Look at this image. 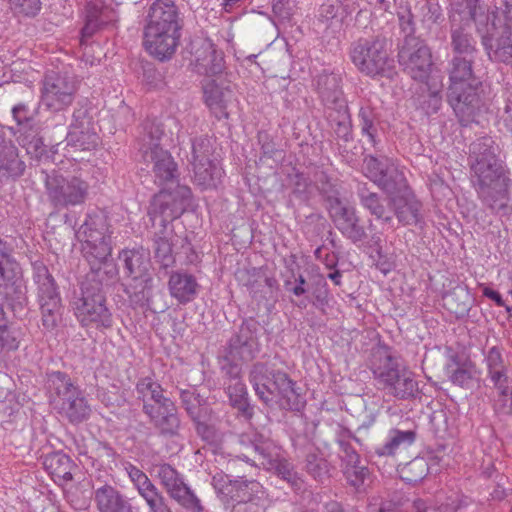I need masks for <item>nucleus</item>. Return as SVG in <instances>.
<instances>
[{"label":"nucleus","mask_w":512,"mask_h":512,"mask_svg":"<svg viewBox=\"0 0 512 512\" xmlns=\"http://www.w3.org/2000/svg\"><path fill=\"white\" fill-rule=\"evenodd\" d=\"M95 502L99 512H138L112 486L104 485L95 491Z\"/></svg>","instance_id":"nucleus-31"},{"label":"nucleus","mask_w":512,"mask_h":512,"mask_svg":"<svg viewBox=\"0 0 512 512\" xmlns=\"http://www.w3.org/2000/svg\"><path fill=\"white\" fill-rule=\"evenodd\" d=\"M102 219L95 217L86 221L78 230L77 237L82 243V252L93 270L105 272L115 270L114 265L109 261L111 255L110 239L103 230L94 228Z\"/></svg>","instance_id":"nucleus-10"},{"label":"nucleus","mask_w":512,"mask_h":512,"mask_svg":"<svg viewBox=\"0 0 512 512\" xmlns=\"http://www.w3.org/2000/svg\"><path fill=\"white\" fill-rule=\"evenodd\" d=\"M239 0H224V8L226 11H230L231 7Z\"/></svg>","instance_id":"nucleus-63"},{"label":"nucleus","mask_w":512,"mask_h":512,"mask_svg":"<svg viewBox=\"0 0 512 512\" xmlns=\"http://www.w3.org/2000/svg\"><path fill=\"white\" fill-rule=\"evenodd\" d=\"M49 388L58 396L57 407L59 412L72 423H79L87 419L90 408L80 390L62 372H52L48 376Z\"/></svg>","instance_id":"nucleus-11"},{"label":"nucleus","mask_w":512,"mask_h":512,"mask_svg":"<svg viewBox=\"0 0 512 512\" xmlns=\"http://www.w3.org/2000/svg\"><path fill=\"white\" fill-rule=\"evenodd\" d=\"M413 507L416 512H427V510L430 508V505L423 499H416L413 502Z\"/></svg>","instance_id":"nucleus-59"},{"label":"nucleus","mask_w":512,"mask_h":512,"mask_svg":"<svg viewBox=\"0 0 512 512\" xmlns=\"http://www.w3.org/2000/svg\"><path fill=\"white\" fill-rule=\"evenodd\" d=\"M161 136L162 131L159 127H151L143 138L141 153L144 162L151 165L155 183L162 187L153 197L149 216L154 219L160 215L162 223L182 215L189 205L191 191L187 186L177 184V164L171 154L160 147Z\"/></svg>","instance_id":"nucleus-1"},{"label":"nucleus","mask_w":512,"mask_h":512,"mask_svg":"<svg viewBox=\"0 0 512 512\" xmlns=\"http://www.w3.org/2000/svg\"><path fill=\"white\" fill-rule=\"evenodd\" d=\"M0 296L15 312L27 303L26 285L19 264L13 260L6 244L0 239Z\"/></svg>","instance_id":"nucleus-9"},{"label":"nucleus","mask_w":512,"mask_h":512,"mask_svg":"<svg viewBox=\"0 0 512 512\" xmlns=\"http://www.w3.org/2000/svg\"><path fill=\"white\" fill-rule=\"evenodd\" d=\"M226 391L231 405L244 417L250 418L252 416V408L248 402V393L245 384L242 381L226 383Z\"/></svg>","instance_id":"nucleus-39"},{"label":"nucleus","mask_w":512,"mask_h":512,"mask_svg":"<svg viewBox=\"0 0 512 512\" xmlns=\"http://www.w3.org/2000/svg\"><path fill=\"white\" fill-rule=\"evenodd\" d=\"M491 143L490 138H482L471 144V169L482 201L492 210L505 214L508 211L510 180Z\"/></svg>","instance_id":"nucleus-2"},{"label":"nucleus","mask_w":512,"mask_h":512,"mask_svg":"<svg viewBox=\"0 0 512 512\" xmlns=\"http://www.w3.org/2000/svg\"><path fill=\"white\" fill-rule=\"evenodd\" d=\"M116 11L103 0L89 2L86 7V23L82 29V38L90 37L103 25L116 21Z\"/></svg>","instance_id":"nucleus-29"},{"label":"nucleus","mask_w":512,"mask_h":512,"mask_svg":"<svg viewBox=\"0 0 512 512\" xmlns=\"http://www.w3.org/2000/svg\"><path fill=\"white\" fill-rule=\"evenodd\" d=\"M209 154L210 142L207 138L193 141L190 163L195 183L203 188L215 187L223 175L222 169L209 160Z\"/></svg>","instance_id":"nucleus-17"},{"label":"nucleus","mask_w":512,"mask_h":512,"mask_svg":"<svg viewBox=\"0 0 512 512\" xmlns=\"http://www.w3.org/2000/svg\"><path fill=\"white\" fill-rule=\"evenodd\" d=\"M239 442L242 446L251 448L266 469L274 470L288 482H295L296 473L292 465L283 458L281 448L269 436L252 430L243 433Z\"/></svg>","instance_id":"nucleus-8"},{"label":"nucleus","mask_w":512,"mask_h":512,"mask_svg":"<svg viewBox=\"0 0 512 512\" xmlns=\"http://www.w3.org/2000/svg\"><path fill=\"white\" fill-rule=\"evenodd\" d=\"M221 369L227 377L226 383H233L241 381V363L240 362H224V358L221 360Z\"/></svg>","instance_id":"nucleus-48"},{"label":"nucleus","mask_w":512,"mask_h":512,"mask_svg":"<svg viewBox=\"0 0 512 512\" xmlns=\"http://www.w3.org/2000/svg\"><path fill=\"white\" fill-rule=\"evenodd\" d=\"M12 9L19 14L34 16L40 11L39 0H9Z\"/></svg>","instance_id":"nucleus-47"},{"label":"nucleus","mask_w":512,"mask_h":512,"mask_svg":"<svg viewBox=\"0 0 512 512\" xmlns=\"http://www.w3.org/2000/svg\"><path fill=\"white\" fill-rule=\"evenodd\" d=\"M340 445L343 453L341 457L345 463V476L352 486L359 488L369 476V471L366 467L358 465L359 456L352 448L342 442Z\"/></svg>","instance_id":"nucleus-33"},{"label":"nucleus","mask_w":512,"mask_h":512,"mask_svg":"<svg viewBox=\"0 0 512 512\" xmlns=\"http://www.w3.org/2000/svg\"><path fill=\"white\" fill-rule=\"evenodd\" d=\"M360 127L362 134L365 135L368 141L376 144V127L374 125V116L372 110L369 108H361L359 111Z\"/></svg>","instance_id":"nucleus-42"},{"label":"nucleus","mask_w":512,"mask_h":512,"mask_svg":"<svg viewBox=\"0 0 512 512\" xmlns=\"http://www.w3.org/2000/svg\"><path fill=\"white\" fill-rule=\"evenodd\" d=\"M125 471L150 512H171L161 492L143 471L130 463L125 465Z\"/></svg>","instance_id":"nucleus-26"},{"label":"nucleus","mask_w":512,"mask_h":512,"mask_svg":"<svg viewBox=\"0 0 512 512\" xmlns=\"http://www.w3.org/2000/svg\"><path fill=\"white\" fill-rule=\"evenodd\" d=\"M239 485H241V490L239 491L240 496L236 503H244L252 499H260L258 494L262 492V486L259 482L239 479Z\"/></svg>","instance_id":"nucleus-44"},{"label":"nucleus","mask_w":512,"mask_h":512,"mask_svg":"<svg viewBox=\"0 0 512 512\" xmlns=\"http://www.w3.org/2000/svg\"><path fill=\"white\" fill-rule=\"evenodd\" d=\"M365 175L388 194H393L396 187H403L406 180L401 169L389 158L367 156L364 159Z\"/></svg>","instance_id":"nucleus-19"},{"label":"nucleus","mask_w":512,"mask_h":512,"mask_svg":"<svg viewBox=\"0 0 512 512\" xmlns=\"http://www.w3.org/2000/svg\"><path fill=\"white\" fill-rule=\"evenodd\" d=\"M471 17L473 18V20L480 24L481 23V19L480 17L478 16V14L476 13V11L474 10L473 12H471Z\"/></svg>","instance_id":"nucleus-64"},{"label":"nucleus","mask_w":512,"mask_h":512,"mask_svg":"<svg viewBox=\"0 0 512 512\" xmlns=\"http://www.w3.org/2000/svg\"><path fill=\"white\" fill-rule=\"evenodd\" d=\"M168 288L171 297L180 304H186L193 301L199 290V284L196 278L186 272H174L168 281Z\"/></svg>","instance_id":"nucleus-30"},{"label":"nucleus","mask_w":512,"mask_h":512,"mask_svg":"<svg viewBox=\"0 0 512 512\" xmlns=\"http://www.w3.org/2000/svg\"><path fill=\"white\" fill-rule=\"evenodd\" d=\"M473 60L453 56L449 69L448 102L463 124L477 121L484 109L479 95L481 81L473 72Z\"/></svg>","instance_id":"nucleus-3"},{"label":"nucleus","mask_w":512,"mask_h":512,"mask_svg":"<svg viewBox=\"0 0 512 512\" xmlns=\"http://www.w3.org/2000/svg\"><path fill=\"white\" fill-rule=\"evenodd\" d=\"M329 278L331 280H333L335 284H337V285L340 284L341 275L339 274V272L336 271V272L330 273Z\"/></svg>","instance_id":"nucleus-62"},{"label":"nucleus","mask_w":512,"mask_h":512,"mask_svg":"<svg viewBox=\"0 0 512 512\" xmlns=\"http://www.w3.org/2000/svg\"><path fill=\"white\" fill-rule=\"evenodd\" d=\"M363 206L370 211L377 219L383 221L384 224H389L392 221L391 216H384L385 209L380 203L379 198L376 194L370 193L362 197Z\"/></svg>","instance_id":"nucleus-43"},{"label":"nucleus","mask_w":512,"mask_h":512,"mask_svg":"<svg viewBox=\"0 0 512 512\" xmlns=\"http://www.w3.org/2000/svg\"><path fill=\"white\" fill-rule=\"evenodd\" d=\"M255 356V342L252 338L244 335L233 337L223 356L224 362H245L253 359Z\"/></svg>","instance_id":"nucleus-34"},{"label":"nucleus","mask_w":512,"mask_h":512,"mask_svg":"<svg viewBox=\"0 0 512 512\" xmlns=\"http://www.w3.org/2000/svg\"><path fill=\"white\" fill-rule=\"evenodd\" d=\"M153 226L156 222L164 228L163 236H159L155 239V257L163 267H169L174 263V256L172 253V243L170 242L169 232L167 231V223L171 220H167L161 223L162 217L157 215L154 219L150 216Z\"/></svg>","instance_id":"nucleus-36"},{"label":"nucleus","mask_w":512,"mask_h":512,"mask_svg":"<svg viewBox=\"0 0 512 512\" xmlns=\"http://www.w3.org/2000/svg\"><path fill=\"white\" fill-rule=\"evenodd\" d=\"M232 512H263V507L255 502V499L244 503H236L232 506Z\"/></svg>","instance_id":"nucleus-54"},{"label":"nucleus","mask_w":512,"mask_h":512,"mask_svg":"<svg viewBox=\"0 0 512 512\" xmlns=\"http://www.w3.org/2000/svg\"><path fill=\"white\" fill-rule=\"evenodd\" d=\"M482 292H483L484 296H486L487 298L494 301L496 303V305H498L500 307L504 306V301H503L501 295L497 291H495L489 287H483Z\"/></svg>","instance_id":"nucleus-56"},{"label":"nucleus","mask_w":512,"mask_h":512,"mask_svg":"<svg viewBox=\"0 0 512 512\" xmlns=\"http://www.w3.org/2000/svg\"><path fill=\"white\" fill-rule=\"evenodd\" d=\"M399 63L413 79L424 81L432 67L430 50L416 38H407L399 51Z\"/></svg>","instance_id":"nucleus-20"},{"label":"nucleus","mask_w":512,"mask_h":512,"mask_svg":"<svg viewBox=\"0 0 512 512\" xmlns=\"http://www.w3.org/2000/svg\"><path fill=\"white\" fill-rule=\"evenodd\" d=\"M77 90L76 82L68 74L49 73L41 88V103L52 111H61L71 105Z\"/></svg>","instance_id":"nucleus-14"},{"label":"nucleus","mask_w":512,"mask_h":512,"mask_svg":"<svg viewBox=\"0 0 512 512\" xmlns=\"http://www.w3.org/2000/svg\"><path fill=\"white\" fill-rule=\"evenodd\" d=\"M33 279L37 285L42 324L47 329H53L58 323L61 309L60 296L54 279L41 262L33 264Z\"/></svg>","instance_id":"nucleus-12"},{"label":"nucleus","mask_w":512,"mask_h":512,"mask_svg":"<svg viewBox=\"0 0 512 512\" xmlns=\"http://www.w3.org/2000/svg\"><path fill=\"white\" fill-rule=\"evenodd\" d=\"M156 476L167 494L184 508L192 512H201L200 500L184 483L182 476L170 465L161 464L156 467Z\"/></svg>","instance_id":"nucleus-18"},{"label":"nucleus","mask_w":512,"mask_h":512,"mask_svg":"<svg viewBox=\"0 0 512 512\" xmlns=\"http://www.w3.org/2000/svg\"><path fill=\"white\" fill-rule=\"evenodd\" d=\"M24 111V106H15L13 109H12V113H13V116L14 118L17 120L18 123H21L22 121V118L20 116V114Z\"/></svg>","instance_id":"nucleus-60"},{"label":"nucleus","mask_w":512,"mask_h":512,"mask_svg":"<svg viewBox=\"0 0 512 512\" xmlns=\"http://www.w3.org/2000/svg\"><path fill=\"white\" fill-rule=\"evenodd\" d=\"M44 465L53 477L64 481L72 479V461L66 454H50L45 458Z\"/></svg>","instance_id":"nucleus-38"},{"label":"nucleus","mask_w":512,"mask_h":512,"mask_svg":"<svg viewBox=\"0 0 512 512\" xmlns=\"http://www.w3.org/2000/svg\"><path fill=\"white\" fill-rule=\"evenodd\" d=\"M180 30L145 26L143 44L145 49L160 60L170 58L178 46Z\"/></svg>","instance_id":"nucleus-24"},{"label":"nucleus","mask_w":512,"mask_h":512,"mask_svg":"<svg viewBox=\"0 0 512 512\" xmlns=\"http://www.w3.org/2000/svg\"><path fill=\"white\" fill-rule=\"evenodd\" d=\"M146 26L181 30L179 10L172 0H156L149 9Z\"/></svg>","instance_id":"nucleus-28"},{"label":"nucleus","mask_w":512,"mask_h":512,"mask_svg":"<svg viewBox=\"0 0 512 512\" xmlns=\"http://www.w3.org/2000/svg\"><path fill=\"white\" fill-rule=\"evenodd\" d=\"M18 348V340L5 327L3 323V310L0 306V353L4 350L11 351Z\"/></svg>","instance_id":"nucleus-46"},{"label":"nucleus","mask_w":512,"mask_h":512,"mask_svg":"<svg viewBox=\"0 0 512 512\" xmlns=\"http://www.w3.org/2000/svg\"><path fill=\"white\" fill-rule=\"evenodd\" d=\"M344 17V9L339 0H328L319 10V21L325 29L336 30L341 27Z\"/></svg>","instance_id":"nucleus-40"},{"label":"nucleus","mask_w":512,"mask_h":512,"mask_svg":"<svg viewBox=\"0 0 512 512\" xmlns=\"http://www.w3.org/2000/svg\"><path fill=\"white\" fill-rule=\"evenodd\" d=\"M241 490V485H239V479L232 480L228 487L225 488V491L221 495V500L225 503L235 502L239 499V491Z\"/></svg>","instance_id":"nucleus-50"},{"label":"nucleus","mask_w":512,"mask_h":512,"mask_svg":"<svg viewBox=\"0 0 512 512\" xmlns=\"http://www.w3.org/2000/svg\"><path fill=\"white\" fill-rule=\"evenodd\" d=\"M198 433L207 441H211L213 438V431L204 424H198Z\"/></svg>","instance_id":"nucleus-58"},{"label":"nucleus","mask_w":512,"mask_h":512,"mask_svg":"<svg viewBox=\"0 0 512 512\" xmlns=\"http://www.w3.org/2000/svg\"><path fill=\"white\" fill-rule=\"evenodd\" d=\"M45 182L48 196L57 206L79 205L88 195L89 185L78 175L53 172L46 176Z\"/></svg>","instance_id":"nucleus-13"},{"label":"nucleus","mask_w":512,"mask_h":512,"mask_svg":"<svg viewBox=\"0 0 512 512\" xmlns=\"http://www.w3.org/2000/svg\"><path fill=\"white\" fill-rule=\"evenodd\" d=\"M67 146L76 150H91L98 145L99 137L85 109H76L66 137Z\"/></svg>","instance_id":"nucleus-23"},{"label":"nucleus","mask_w":512,"mask_h":512,"mask_svg":"<svg viewBox=\"0 0 512 512\" xmlns=\"http://www.w3.org/2000/svg\"><path fill=\"white\" fill-rule=\"evenodd\" d=\"M76 316L84 326L97 328L111 326V313L105 305V297L98 286L82 289V298L76 306Z\"/></svg>","instance_id":"nucleus-16"},{"label":"nucleus","mask_w":512,"mask_h":512,"mask_svg":"<svg viewBox=\"0 0 512 512\" xmlns=\"http://www.w3.org/2000/svg\"><path fill=\"white\" fill-rule=\"evenodd\" d=\"M250 382L263 402L269 403L275 400L283 407L299 409L300 396L286 373L275 372L266 364L257 363L250 372Z\"/></svg>","instance_id":"nucleus-4"},{"label":"nucleus","mask_w":512,"mask_h":512,"mask_svg":"<svg viewBox=\"0 0 512 512\" xmlns=\"http://www.w3.org/2000/svg\"><path fill=\"white\" fill-rule=\"evenodd\" d=\"M487 36L495 40L494 57L508 63L512 59V0H505V9L493 12L491 24L485 29Z\"/></svg>","instance_id":"nucleus-15"},{"label":"nucleus","mask_w":512,"mask_h":512,"mask_svg":"<svg viewBox=\"0 0 512 512\" xmlns=\"http://www.w3.org/2000/svg\"><path fill=\"white\" fill-rule=\"evenodd\" d=\"M149 402L144 404L145 413L163 432L173 433L179 426L176 409L170 399L163 396L161 386L155 382Z\"/></svg>","instance_id":"nucleus-22"},{"label":"nucleus","mask_w":512,"mask_h":512,"mask_svg":"<svg viewBox=\"0 0 512 512\" xmlns=\"http://www.w3.org/2000/svg\"><path fill=\"white\" fill-rule=\"evenodd\" d=\"M291 284L290 281H286L285 287L287 290L291 291L295 296H301L306 292L305 284L306 280L302 275H299L296 278V285L294 287H289Z\"/></svg>","instance_id":"nucleus-55"},{"label":"nucleus","mask_w":512,"mask_h":512,"mask_svg":"<svg viewBox=\"0 0 512 512\" xmlns=\"http://www.w3.org/2000/svg\"><path fill=\"white\" fill-rule=\"evenodd\" d=\"M232 480L229 478L228 475L218 472L212 477V486L214 487L216 493L219 497L223 494L225 491V488L228 487Z\"/></svg>","instance_id":"nucleus-52"},{"label":"nucleus","mask_w":512,"mask_h":512,"mask_svg":"<svg viewBox=\"0 0 512 512\" xmlns=\"http://www.w3.org/2000/svg\"><path fill=\"white\" fill-rule=\"evenodd\" d=\"M390 196L399 222L413 225L420 221V203L409 189L406 180L403 187H396Z\"/></svg>","instance_id":"nucleus-27"},{"label":"nucleus","mask_w":512,"mask_h":512,"mask_svg":"<svg viewBox=\"0 0 512 512\" xmlns=\"http://www.w3.org/2000/svg\"><path fill=\"white\" fill-rule=\"evenodd\" d=\"M429 472V467L424 458H415L405 466H403L399 473L403 481L407 483H417L421 481Z\"/></svg>","instance_id":"nucleus-41"},{"label":"nucleus","mask_w":512,"mask_h":512,"mask_svg":"<svg viewBox=\"0 0 512 512\" xmlns=\"http://www.w3.org/2000/svg\"><path fill=\"white\" fill-rule=\"evenodd\" d=\"M351 60L358 70L368 76L392 77L394 60L384 39H360L351 49Z\"/></svg>","instance_id":"nucleus-7"},{"label":"nucleus","mask_w":512,"mask_h":512,"mask_svg":"<svg viewBox=\"0 0 512 512\" xmlns=\"http://www.w3.org/2000/svg\"><path fill=\"white\" fill-rule=\"evenodd\" d=\"M502 123L507 131L512 133V108L508 106L502 116Z\"/></svg>","instance_id":"nucleus-57"},{"label":"nucleus","mask_w":512,"mask_h":512,"mask_svg":"<svg viewBox=\"0 0 512 512\" xmlns=\"http://www.w3.org/2000/svg\"><path fill=\"white\" fill-rule=\"evenodd\" d=\"M414 441L415 433L413 431L393 429L389 431L386 442L376 448V453L379 456H392L399 449L410 446Z\"/></svg>","instance_id":"nucleus-35"},{"label":"nucleus","mask_w":512,"mask_h":512,"mask_svg":"<svg viewBox=\"0 0 512 512\" xmlns=\"http://www.w3.org/2000/svg\"><path fill=\"white\" fill-rule=\"evenodd\" d=\"M120 259L125 273L130 278L126 293L135 304H144L151 296L153 277L151 274L150 253L142 247L123 250Z\"/></svg>","instance_id":"nucleus-6"},{"label":"nucleus","mask_w":512,"mask_h":512,"mask_svg":"<svg viewBox=\"0 0 512 512\" xmlns=\"http://www.w3.org/2000/svg\"><path fill=\"white\" fill-rule=\"evenodd\" d=\"M485 363L489 378L498 392L500 405L512 412V376L498 347H491L485 354Z\"/></svg>","instance_id":"nucleus-21"},{"label":"nucleus","mask_w":512,"mask_h":512,"mask_svg":"<svg viewBox=\"0 0 512 512\" xmlns=\"http://www.w3.org/2000/svg\"><path fill=\"white\" fill-rule=\"evenodd\" d=\"M306 468L314 478H318L322 475V472L325 469V462L317 455L311 454L307 457Z\"/></svg>","instance_id":"nucleus-49"},{"label":"nucleus","mask_w":512,"mask_h":512,"mask_svg":"<svg viewBox=\"0 0 512 512\" xmlns=\"http://www.w3.org/2000/svg\"><path fill=\"white\" fill-rule=\"evenodd\" d=\"M203 91L205 103L214 115L218 119L226 118L228 116L226 106L231 96V91L217 84L215 80L207 81L203 86Z\"/></svg>","instance_id":"nucleus-32"},{"label":"nucleus","mask_w":512,"mask_h":512,"mask_svg":"<svg viewBox=\"0 0 512 512\" xmlns=\"http://www.w3.org/2000/svg\"><path fill=\"white\" fill-rule=\"evenodd\" d=\"M470 379V372L463 367L455 369L450 375L451 382L459 386L467 385Z\"/></svg>","instance_id":"nucleus-53"},{"label":"nucleus","mask_w":512,"mask_h":512,"mask_svg":"<svg viewBox=\"0 0 512 512\" xmlns=\"http://www.w3.org/2000/svg\"><path fill=\"white\" fill-rule=\"evenodd\" d=\"M372 372L388 394L406 399L415 394L418 384L413 373L387 349L379 348L373 354Z\"/></svg>","instance_id":"nucleus-5"},{"label":"nucleus","mask_w":512,"mask_h":512,"mask_svg":"<svg viewBox=\"0 0 512 512\" xmlns=\"http://www.w3.org/2000/svg\"><path fill=\"white\" fill-rule=\"evenodd\" d=\"M154 384L155 382L149 377L143 378L138 382L137 392L142 398L144 404L149 402V397L153 394Z\"/></svg>","instance_id":"nucleus-51"},{"label":"nucleus","mask_w":512,"mask_h":512,"mask_svg":"<svg viewBox=\"0 0 512 512\" xmlns=\"http://www.w3.org/2000/svg\"><path fill=\"white\" fill-rule=\"evenodd\" d=\"M451 46L454 56L474 59L476 53L475 39L466 33L462 27L452 28Z\"/></svg>","instance_id":"nucleus-37"},{"label":"nucleus","mask_w":512,"mask_h":512,"mask_svg":"<svg viewBox=\"0 0 512 512\" xmlns=\"http://www.w3.org/2000/svg\"><path fill=\"white\" fill-rule=\"evenodd\" d=\"M18 348V340L5 327L3 323V310L0 306V353L4 350L11 351Z\"/></svg>","instance_id":"nucleus-45"},{"label":"nucleus","mask_w":512,"mask_h":512,"mask_svg":"<svg viewBox=\"0 0 512 512\" xmlns=\"http://www.w3.org/2000/svg\"><path fill=\"white\" fill-rule=\"evenodd\" d=\"M325 512H343L338 503H330L325 507Z\"/></svg>","instance_id":"nucleus-61"},{"label":"nucleus","mask_w":512,"mask_h":512,"mask_svg":"<svg viewBox=\"0 0 512 512\" xmlns=\"http://www.w3.org/2000/svg\"><path fill=\"white\" fill-rule=\"evenodd\" d=\"M330 216L336 228L354 243L365 239V229L359 223L356 210L353 206L342 203L336 199L330 204Z\"/></svg>","instance_id":"nucleus-25"}]
</instances>
